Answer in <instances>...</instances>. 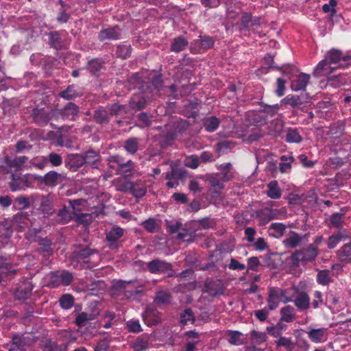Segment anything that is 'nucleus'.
Instances as JSON below:
<instances>
[{"label":"nucleus","instance_id":"45","mask_svg":"<svg viewBox=\"0 0 351 351\" xmlns=\"http://www.w3.org/2000/svg\"><path fill=\"white\" fill-rule=\"evenodd\" d=\"M13 206L17 210H23L29 206V199L23 196L17 197L14 202Z\"/></svg>","mask_w":351,"mask_h":351},{"label":"nucleus","instance_id":"39","mask_svg":"<svg viewBox=\"0 0 351 351\" xmlns=\"http://www.w3.org/2000/svg\"><path fill=\"white\" fill-rule=\"evenodd\" d=\"M61 97L67 100L72 99L78 95V93L73 85L69 86L65 90L60 93Z\"/></svg>","mask_w":351,"mask_h":351},{"label":"nucleus","instance_id":"60","mask_svg":"<svg viewBox=\"0 0 351 351\" xmlns=\"http://www.w3.org/2000/svg\"><path fill=\"white\" fill-rule=\"evenodd\" d=\"M144 228L149 232H154L158 227L157 223L154 219H148L143 222Z\"/></svg>","mask_w":351,"mask_h":351},{"label":"nucleus","instance_id":"53","mask_svg":"<svg viewBox=\"0 0 351 351\" xmlns=\"http://www.w3.org/2000/svg\"><path fill=\"white\" fill-rule=\"evenodd\" d=\"M94 118L97 123H104L108 121V115L105 110H98L95 111Z\"/></svg>","mask_w":351,"mask_h":351},{"label":"nucleus","instance_id":"54","mask_svg":"<svg viewBox=\"0 0 351 351\" xmlns=\"http://www.w3.org/2000/svg\"><path fill=\"white\" fill-rule=\"evenodd\" d=\"M128 330L132 332H139L142 331V328L138 320H130L126 323Z\"/></svg>","mask_w":351,"mask_h":351},{"label":"nucleus","instance_id":"1","mask_svg":"<svg viewBox=\"0 0 351 351\" xmlns=\"http://www.w3.org/2000/svg\"><path fill=\"white\" fill-rule=\"evenodd\" d=\"M350 56H342L339 50H330L325 58L320 61L315 69L317 76L326 75L331 73L337 68H344L349 64Z\"/></svg>","mask_w":351,"mask_h":351},{"label":"nucleus","instance_id":"46","mask_svg":"<svg viewBox=\"0 0 351 351\" xmlns=\"http://www.w3.org/2000/svg\"><path fill=\"white\" fill-rule=\"evenodd\" d=\"M23 341V339L19 335H14L12 338V345L9 349V351H17L23 350V346L22 343Z\"/></svg>","mask_w":351,"mask_h":351},{"label":"nucleus","instance_id":"8","mask_svg":"<svg viewBox=\"0 0 351 351\" xmlns=\"http://www.w3.org/2000/svg\"><path fill=\"white\" fill-rule=\"evenodd\" d=\"M309 339L315 343H324L328 337V329L326 328H311L306 332Z\"/></svg>","mask_w":351,"mask_h":351},{"label":"nucleus","instance_id":"37","mask_svg":"<svg viewBox=\"0 0 351 351\" xmlns=\"http://www.w3.org/2000/svg\"><path fill=\"white\" fill-rule=\"evenodd\" d=\"M228 180L229 178L225 173L223 176L222 180H220L215 177H211L209 179V183L211 186V189H217L219 190H221L224 187V182Z\"/></svg>","mask_w":351,"mask_h":351},{"label":"nucleus","instance_id":"57","mask_svg":"<svg viewBox=\"0 0 351 351\" xmlns=\"http://www.w3.org/2000/svg\"><path fill=\"white\" fill-rule=\"evenodd\" d=\"M134 168V164L131 160L125 163H119V171L120 173L126 174L130 173Z\"/></svg>","mask_w":351,"mask_h":351},{"label":"nucleus","instance_id":"9","mask_svg":"<svg viewBox=\"0 0 351 351\" xmlns=\"http://www.w3.org/2000/svg\"><path fill=\"white\" fill-rule=\"evenodd\" d=\"M142 317L145 324L149 326L157 325L162 320L161 314L151 306L147 307Z\"/></svg>","mask_w":351,"mask_h":351},{"label":"nucleus","instance_id":"23","mask_svg":"<svg viewBox=\"0 0 351 351\" xmlns=\"http://www.w3.org/2000/svg\"><path fill=\"white\" fill-rule=\"evenodd\" d=\"M35 207L38 206L44 214L49 215L51 213V201L49 197L45 196H40L37 197L34 200Z\"/></svg>","mask_w":351,"mask_h":351},{"label":"nucleus","instance_id":"14","mask_svg":"<svg viewBox=\"0 0 351 351\" xmlns=\"http://www.w3.org/2000/svg\"><path fill=\"white\" fill-rule=\"evenodd\" d=\"M306 237V235H300L294 231H291L289 236L283 241V244L286 247L295 248L300 245Z\"/></svg>","mask_w":351,"mask_h":351},{"label":"nucleus","instance_id":"20","mask_svg":"<svg viewBox=\"0 0 351 351\" xmlns=\"http://www.w3.org/2000/svg\"><path fill=\"white\" fill-rule=\"evenodd\" d=\"M127 185L130 192L137 198L142 197L146 193V186L142 182H130Z\"/></svg>","mask_w":351,"mask_h":351},{"label":"nucleus","instance_id":"29","mask_svg":"<svg viewBox=\"0 0 351 351\" xmlns=\"http://www.w3.org/2000/svg\"><path fill=\"white\" fill-rule=\"evenodd\" d=\"M281 320L286 322H291L295 318L294 308L291 306L287 305L280 310Z\"/></svg>","mask_w":351,"mask_h":351},{"label":"nucleus","instance_id":"64","mask_svg":"<svg viewBox=\"0 0 351 351\" xmlns=\"http://www.w3.org/2000/svg\"><path fill=\"white\" fill-rule=\"evenodd\" d=\"M337 1H329L328 3H325L323 7V11L325 13H328L330 16H333L336 13L335 8L337 6Z\"/></svg>","mask_w":351,"mask_h":351},{"label":"nucleus","instance_id":"33","mask_svg":"<svg viewBox=\"0 0 351 351\" xmlns=\"http://www.w3.org/2000/svg\"><path fill=\"white\" fill-rule=\"evenodd\" d=\"M188 42L182 37L176 38L171 45V50L173 52H180L185 49Z\"/></svg>","mask_w":351,"mask_h":351},{"label":"nucleus","instance_id":"18","mask_svg":"<svg viewBox=\"0 0 351 351\" xmlns=\"http://www.w3.org/2000/svg\"><path fill=\"white\" fill-rule=\"evenodd\" d=\"M182 177V171L172 167L171 171L168 173L166 179L168 180L167 185L168 188H175L179 184V179Z\"/></svg>","mask_w":351,"mask_h":351},{"label":"nucleus","instance_id":"40","mask_svg":"<svg viewBox=\"0 0 351 351\" xmlns=\"http://www.w3.org/2000/svg\"><path fill=\"white\" fill-rule=\"evenodd\" d=\"M250 335L255 343L260 345L267 341L266 333L253 330L250 332Z\"/></svg>","mask_w":351,"mask_h":351},{"label":"nucleus","instance_id":"47","mask_svg":"<svg viewBox=\"0 0 351 351\" xmlns=\"http://www.w3.org/2000/svg\"><path fill=\"white\" fill-rule=\"evenodd\" d=\"M234 146V143L229 141H223L217 145V151L220 153L226 154Z\"/></svg>","mask_w":351,"mask_h":351},{"label":"nucleus","instance_id":"11","mask_svg":"<svg viewBox=\"0 0 351 351\" xmlns=\"http://www.w3.org/2000/svg\"><path fill=\"white\" fill-rule=\"evenodd\" d=\"M310 75L306 73H300L295 75L291 80V88L293 91L304 90L309 82Z\"/></svg>","mask_w":351,"mask_h":351},{"label":"nucleus","instance_id":"30","mask_svg":"<svg viewBox=\"0 0 351 351\" xmlns=\"http://www.w3.org/2000/svg\"><path fill=\"white\" fill-rule=\"evenodd\" d=\"M276 346L278 348H284L288 351H291L294 348V343L291 337H280L276 341Z\"/></svg>","mask_w":351,"mask_h":351},{"label":"nucleus","instance_id":"35","mask_svg":"<svg viewBox=\"0 0 351 351\" xmlns=\"http://www.w3.org/2000/svg\"><path fill=\"white\" fill-rule=\"evenodd\" d=\"M214 45V41L210 36H199V53L201 49L206 50L212 47Z\"/></svg>","mask_w":351,"mask_h":351},{"label":"nucleus","instance_id":"43","mask_svg":"<svg viewBox=\"0 0 351 351\" xmlns=\"http://www.w3.org/2000/svg\"><path fill=\"white\" fill-rule=\"evenodd\" d=\"M281 105L288 104L291 107H296L301 104L300 98L295 95H288L280 101Z\"/></svg>","mask_w":351,"mask_h":351},{"label":"nucleus","instance_id":"25","mask_svg":"<svg viewBox=\"0 0 351 351\" xmlns=\"http://www.w3.org/2000/svg\"><path fill=\"white\" fill-rule=\"evenodd\" d=\"M286 230V226L282 223H272L268 230L269 236L279 239L282 237Z\"/></svg>","mask_w":351,"mask_h":351},{"label":"nucleus","instance_id":"10","mask_svg":"<svg viewBox=\"0 0 351 351\" xmlns=\"http://www.w3.org/2000/svg\"><path fill=\"white\" fill-rule=\"evenodd\" d=\"M124 230L119 226L113 227L106 232V241L109 247L116 249L119 247L118 241L123 236Z\"/></svg>","mask_w":351,"mask_h":351},{"label":"nucleus","instance_id":"48","mask_svg":"<svg viewBox=\"0 0 351 351\" xmlns=\"http://www.w3.org/2000/svg\"><path fill=\"white\" fill-rule=\"evenodd\" d=\"M343 223V215L341 213H334L330 217V223L336 228H341Z\"/></svg>","mask_w":351,"mask_h":351},{"label":"nucleus","instance_id":"58","mask_svg":"<svg viewBox=\"0 0 351 351\" xmlns=\"http://www.w3.org/2000/svg\"><path fill=\"white\" fill-rule=\"evenodd\" d=\"M117 54L122 58H126L130 54V47L127 45H119L117 49Z\"/></svg>","mask_w":351,"mask_h":351},{"label":"nucleus","instance_id":"42","mask_svg":"<svg viewBox=\"0 0 351 351\" xmlns=\"http://www.w3.org/2000/svg\"><path fill=\"white\" fill-rule=\"evenodd\" d=\"M281 162L279 165V169L281 173H285L290 170L291 167V163L293 162L292 157H287L285 156H282L281 157Z\"/></svg>","mask_w":351,"mask_h":351},{"label":"nucleus","instance_id":"31","mask_svg":"<svg viewBox=\"0 0 351 351\" xmlns=\"http://www.w3.org/2000/svg\"><path fill=\"white\" fill-rule=\"evenodd\" d=\"M171 301V295L169 292L165 290H160L156 293L154 298V302L157 304H167Z\"/></svg>","mask_w":351,"mask_h":351},{"label":"nucleus","instance_id":"41","mask_svg":"<svg viewBox=\"0 0 351 351\" xmlns=\"http://www.w3.org/2000/svg\"><path fill=\"white\" fill-rule=\"evenodd\" d=\"M317 282L319 285H326L331 282L328 270H321L317 275Z\"/></svg>","mask_w":351,"mask_h":351},{"label":"nucleus","instance_id":"2","mask_svg":"<svg viewBox=\"0 0 351 351\" xmlns=\"http://www.w3.org/2000/svg\"><path fill=\"white\" fill-rule=\"evenodd\" d=\"M318 255L317 249L310 244L306 248L295 251L291 256V262L295 267H298L301 263L313 261Z\"/></svg>","mask_w":351,"mask_h":351},{"label":"nucleus","instance_id":"16","mask_svg":"<svg viewBox=\"0 0 351 351\" xmlns=\"http://www.w3.org/2000/svg\"><path fill=\"white\" fill-rule=\"evenodd\" d=\"M52 278L53 283H56V285H62L66 286L71 282L73 280V275L69 271H62L61 272L54 273Z\"/></svg>","mask_w":351,"mask_h":351},{"label":"nucleus","instance_id":"3","mask_svg":"<svg viewBox=\"0 0 351 351\" xmlns=\"http://www.w3.org/2000/svg\"><path fill=\"white\" fill-rule=\"evenodd\" d=\"M280 214V209L264 207L256 210L252 217L258 220L259 226H265L273 219H279Z\"/></svg>","mask_w":351,"mask_h":351},{"label":"nucleus","instance_id":"13","mask_svg":"<svg viewBox=\"0 0 351 351\" xmlns=\"http://www.w3.org/2000/svg\"><path fill=\"white\" fill-rule=\"evenodd\" d=\"M6 162L10 169L14 168L16 169L23 170L32 168L30 160L28 161V158L26 156L16 157L12 160L6 159Z\"/></svg>","mask_w":351,"mask_h":351},{"label":"nucleus","instance_id":"34","mask_svg":"<svg viewBox=\"0 0 351 351\" xmlns=\"http://www.w3.org/2000/svg\"><path fill=\"white\" fill-rule=\"evenodd\" d=\"M48 164V159L46 156H36L30 160L32 167L43 170Z\"/></svg>","mask_w":351,"mask_h":351},{"label":"nucleus","instance_id":"6","mask_svg":"<svg viewBox=\"0 0 351 351\" xmlns=\"http://www.w3.org/2000/svg\"><path fill=\"white\" fill-rule=\"evenodd\" d=\"M69 204L72 208V213L73 214L76 221L84 223L85 225L88 224L91 221L90 215L88 213H81V209L78 208L79 206L85 204L84 200H70Z\"/></svg>","mask_w":351,"mask_h":351},{"label":"nucleus","instance_id":"26","mask_svg":"<svg viewBox=\"0 0 351 351\" xmlns=\"http://www.w3.org/2000/svg\"><path fill=\"white\" fill-rule=\"evenodd\" d=\"M78 114L77 106L73 104L69 103L62 110V116L64 119L73 120Z\"/></svg>","mask_w":351,"mask_h":351},{"label":"nucleus","instance_id":"63","mask_svg":"<svg viewBox=\"0 0 351 351\" xmlns=\"http://www.w3.org/2000/svg\"><path fill=\"white\" fill-rule=\"evenodd\" d=\"M47 159L53 167H58L62 162V157L56 153H51Z\"/></svg>","mask_w":351,"mask_h":351},{"label":"nucleus","instance_id":"32","mask_svg":"<svg viewBox=\"0 0 351 351\" xmlns=\"http://www.w3.org/2000/svg\"><path fill=\"white\" fill-rule=\"evenodd\" d=\"M302 137L297 129H289L286 134V141L288 143H299L302 141Z\"/></svg>","mask_w":351,"mask_h":351},{"label":"nucleus","instance_id":"27","mask_svg":"<svg viewBox=\"0 0 351 351\" xmlns=\"http://www.w3.org/2000/svg\"><path fill=\"white\" fill-rule=\"evenodd\" d=\"M337 256L341 261L351 262V243L344 245L337 252Z\"/></svg>","mask_w":351,"mask_h":351},{"label":"nucleus","instance_id":"24","mask_svg":"<svg viewBox=\"0 0 351 351\" xmlns=\"http://www.w3.org/2000/svg\"><path fill=\"white\" fill-rule=\"evenodd\" d=\"M269 69H275L281 71L283 73H288L291 72L293 67L290 65H283L282 67H278L274 64V56L271 54H267L264 58V63Z\"/></svg>","mask_w":351,"mask_h":351},{"label":"nucleus","instance_id":"61","mask_svg":"<svg viewBox=\"0 0 351 351\" xmlns=\"http://www.w3.org/2000/svg\"><path fill=\"white\" fill-rule=\"evenodd\" d=\"M181 322L183 324H188L189 323H193L194 319L193 317V313L191 310L186 309L184 312L180 316Z\"/></svg>","mask_w":351,"mask_h":351},{"label":"nucleus","instance_id":"19","mask_svg":"<svg viewBox=\"0 0 351 351\" xmlns=\"http://www.w3.org/2000/svg\"><path fill=\"white\" fill-rule=\"evenodd\" d=\"M120 36V29L118 27L104 29L99 32V40L104 41L107 39L116 40L119 39Z\"/></svg>","mask_w":351,"mask_h":351},{"label":"nucleus","instance_id":"17","mask_svg":"<svg viewBox=\"0 0 351 351\" xmlns=\"http://www.w3.org/2000/svg\"><path fill=\"white\" fill-rule=\"evenodd\" d=\"M192 224L195 225V221H191L190 223L186 225V228L178 232V238L184 241H193L195 235L196 228L191 226Z\"/></svg>","mask_w":351,"mask_h":351},{"label":"nucleus","instance_id":"52","mask_svg":"<svg viewBox=\"0 0 351 351\" xmlns=\"http://www.w3.org/2000/svg\"><path fill=\"white\" fill-rule=\"evenodd\" d=\"M148 347V341L143 338H138L133 343L132 348L135 351H143Z\"/></svg>","mask_w":351,"mask_h":351},{"label":"nucleus","instance_id":"56","mask_svg":"<svg viewBox=\"0 0 351 351\" xmlns=\"http://www.w3.org/2000/svg\"><path fill=\"white\" fill-rule=\"evenodd\" d=\"M101 66L102 62L99 59H93L88 63V69L93 74L98 72L101 69Z\"/></svg>","mask_w":351,"mask_h":351},{"label":"nucleus","instance_id":"36","mask_svg":"<svg viewBox=\"0 0 351 351\" xmlns=\"http://www.w3.org/2000/svg\"><path fill=\"white\" fill-rule=\"evenodd\" d=\"M95 319V315L92 313L82 312L79 314L75 319V324L79 326H84L87 322Z\"/></svg>","mask_w":351,"mask_h":351},{"label":"nucleus","instance_id":"49","mask_svg":"<svg viewBox=\"0 0 351 351\" xmlns=\"http://www.w3.org/2000/svg\"><path fill=\"white\" fill-rule=\"evenodd\" d=\"M138 144L136 138H130L125 142V150L130 154H134L138 149Z\"/></svg>","mask_w":351,"mask_h":351},{"label":"nucleus","instance_id":"59","mask_svg":"<svg viewBox=\"0 0 351 351\" xmlns=\"http://www.w3.org/2000/svg\"><path fill=\"white\" fill-rule=\"evenodd\" d=\"M343 235L341 234H336V235H332L328 238V242H327V247L329 249H333L335 248L337 244L342 240Z\"/></svg>","mask_w":351,"mask_h":351},{"label":"nucleus","instance_id":"44","mask_svg":"<svg viewBox=\"0 0 351 351\" xmlns=\"http://www.w3.org/2000/svg\"><path fill=\"white\" fill-rule=\"evenodd\" d=\"M283 328V324L278 323L276 326L267 327V330L271 336L278 339L282 337Z\"/></svg>","mask_w":351,"mask_h":351},{"label":"nucleus","instance_id":"51","mask_svg":"<svg viewBox=\"0 0 351 351\" xmlns=\"http://www.w3.org/2000/svg\"><path fill=\"white\" fill-rule=\"evenodd\" d=\"M60 305L64 309H69L73 305V298L71 295H64L60 300Z\"/></svg>","mask_w":351,"mask_h":351},{"label":"nucleus","instance_id":"5","mask_svg":"<svg viewBox=\"0 0 351 351\" xmlns=\"http://www.w3.org/2000/svg\"><path fill=\"white\" fill-rule=\"evenodd\" d=\"M148 270L154 274L168 273V276H173L171 265L166 261L156 259L147 263Z\"/></svg>","mask_w":351,"mask_h":351},{"label":"nucleus","instance_id":"12","mask_svg":"<svg viewBox=\"0 0 351 351\" xmlns=\"http://www.w3.org/2000/svg\"><path fill=\"white\" fill-rule=\"evenodd\" d=\"M282 294V291L280 288L278 287H269V295H268V308L271 311L276 309L279 304L280 300V295Z\"/></svg>","mask_w":351,"mask_h":351},{"label":"nucleus","instance_id":"38","mask_svg":"<svg viewBox=\"0 0 351 351\" xmlns=\"http://www.w3.org/2000/svg\"><path fill=\"white\" fill-rule=\"evenodd\" d=\"M71 166L75 169L79 168L82 165L86 164V159L83 155L73 154L70 157Z\"/></svg>","mask_w":351,"mask_h":351},{"label":"nucleus","instance_id":"7","mask_svg":"<svg viewBox=\"0 0 351 351\" xmlns=\"http://www.w3.org/2000/svg\"><path fill=\"white\" fill-rule=\"evenodd\" d=\"M294 291L297 295L293 298V302L297 308L302 311L309 308L310 307V298L308 293L305 291H298V289L293 287L291 289Z\"/></svg>","mask_w":351,"mask_h":351},{"label":"nucleus","instance_id":"21","mask_svg":"<svg viewBox=\"0 0 351 351\" xmlns=\"http://www.w3.org/2000/svg\"><path fill=\"white\" fill-rule=\"evenodd\" d=\"M267 191L266 194L271 199H278L282 196V190L276 180L269 182L267 185Z\"/></svg>","mask_w":351,"mask_h":351},{"label":"nucleus","instance_id":"50","mask_svg":"<svg viewBox=\"0 0 351 351\" xmlns=\"http://www.w3.org/2000/svg\"><path fill=\"white\" fill-rule=\"evenodd\" d=\"M86 159V164L93 165L99 160V156L95 151L90 150L83 155Z\"/></svg>","mask_w":351,"mask_h":351},{"label":"nucleus","instance_id":"62","mask_svg":"<svg viewBox=\"0 0 351 351\" xmlns=\"http://www.w3.org/2000/svg\"><path fill=\"white\" fill-rule=\"evenodd\" d=\"M50 43L56 49L61 47L60 35L58 32H52L49 34Z\"/></svg>","mask_w":351,"mask_h":351},{"label":"nucleus","instance_id":"22","mask_svg":"<svg viewBox=\"0 0 351 351\" xmlns=\"http://www.w3.org/2000/svg\"><path fill=\"white\" fill-rule=\"evenodd\" d=\"M219 119L215 116L207 117L202 119V125L208 132L215 131L219 128Z\"/></svg>","mask_w":351,"mask_h":351},{"label":"nucleus","instance_id":"28","mask_svg":"<svg viewBox=\"0 0 351 351\" xmlns=\"http://www.w3.org/2000/svg\"><path fill=\"white\" fill-rule=\"evenodd\" d=\"M228 342L232 345L241 346L244 343L243 335L238 330H230L228 333Z\"/></svg>","mask_w":351,"mask_h":351},{"label":"nucleus","instance_id":"55","mask_svg":"<svg viewBox=\"0 0 351 351\" xmlns=\"http://www.w3.org/2000/svg\"><path fill=\"white\" fill-rule=\"evenodd\" d=\"M251 19L252 16L250 14L245 12L241 16V27H240V31L243 32L245 30H247L248 27L250 25L251 23Z\"/></svg>","mask_w":351,"mask_h":351},{"label":"nucleus","instance_id":"4","mask_svg":"<svg viewBox=\"0 0 351 351\" xmlns=\"http://www.w3.org/2000/svg\"><path fill=\"white\" fill-rule=\"evenodd\" d=\"M29 223V219L27 215L25 213L21 212L16 214L11 221L10 226L7 227V222L5 224L1 226V228L6 229V232L2 235L5 237H9L12 233V229H16L19 231H22L25 227L28 226Z\"/></svg>","mask_w":351,"mask_h":351},{"label":"nucleus","instance_id":"15","mask_svg":"<svg viewBox=\"0 0 351 351\" xmlns=\"http://www.w3.org/2000/svg\"><path fill=\"white\" fill-rule=\"evenodd\" d=\"M61 174L55 171H51L43 176H39L38 180L47 186H56L61 181Z\"/></svg>","mask_w":351,"mask_h":351}]
</instances>
